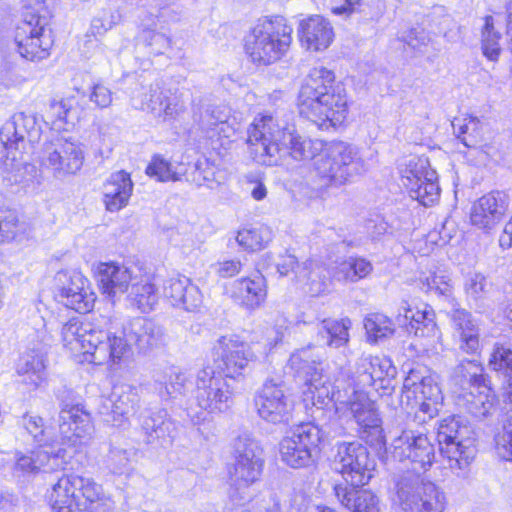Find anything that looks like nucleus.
<instances>
[{
	"instance_id": "1",
	"label": "nucleus",
	"mask_w": 512,
	"mask_h": 512,
	"mask_svg": "<svg viewBox=\"0 0 512 512\" xmlns=\"http://www.w3.org/2000/svg\"><path fill=\"white\" fill-rule=\"evenodd\" d=\"M247 144L253 160L261 165H278L287 155L295 160L312 159L321 187L342 186L365 170L356 147L345 142L324 145L304 138L268 113L255 117L247 130Z\"/></svg>"
},
{
	"instance_id": "2",
	"label": "nucleus",
	"mask_w": 512,
	"mask_h": 512,
	"mask_svg": "<svg viewBox=\"0 0 512 512\" xmlns=\"http://www.w3.org/2000/svg\"><path fill=\"white\" fill-rule=\"evenodd\" d=\"M287 366L296 377L304 381L305 400L310 399L317 411L322 412L330 403L336 409L337 404H346L357 424L360 437L372 445L383 442L382 420L374 402L362 391H353L347 400L342 399L331 375L325 371L323 362L314 354L312 345L294 351Z\"/></svg>"
},
{
	"instance_id": "3",
	"label": "nucleus",
	"mask_w": 512,
	"mask_h": 512,
	"mask_svg": "<svg viewBox=\"0 0 512 512\" xmlns=\"http://www.w3.org/2000/svg\"><path fill=\"white\" fill-rule=\"evenodd\" d=\"M299 113L321 130L341 125L348 115V98L343 83L335 82L333 71L313 67L298 94Z\"/></svg>"
},
{
	"instance_id": "4",
	"label": "nucleus",
	"mask_w": 512,
	"mask_h": 512,
	"mask_svg": "<svg viewBox=\"0 0 512 512\" xmlns=\"http://www.w3.org/2000/svg\"><path fill=\"white\" fill-rule=\"evenodd\" d=\"M65 346L75 349L79 345L86 361L95 365L116 364L127 350L125 340L111 337V329L104 330L93 322L79 317L70 319L61 329Z\"/></svg>"
},
{
	"instance_id": "5",
	"label": "nucleus",
	"mask_w": 512,
	"mask_h": 512,
	"mask_svg": "<svg viewBox=\"0 0 512 512\" xmlns=\"http://www.w3.org/2000/svg\"><path fill=\"white\" fill-rule=\"evenodd\" d=\"M292 31V27L282 16L259 19L245 37V51L254 63H274L288 51L292 42Z\"/></svg>"
},
{
	"instance_id": "6",
	"label": "nucleus",
	"mask_w": 512,
	"mask_h": 512,
	"mask_svg": "<svg viewBox=\"0 0 512 512\" xmlns=\"http://www.w3.org/2000/svg\"><path fill=\"white\" fill-rule=\"evenodd\" d=\"M234 464L229 469L228 496L234 502L250 498V487L260 480L264 460L258 442L242 433L233 442Z\"/></svg>"
},
{
	"instance_id": "7",
	"label": "nucleus",
	"mask_w": 512,
	"mask_h": 512,
	"mask_svg": "<svg viewBox=\"0 0 512 512\" xmlns=\"http://www.w3.org/2000/svg\"><path fill=\"white\" fill-rule=\"evenodd\" d=\"M393 502L402 512H444L446 495L420 472L406 471L395 479Z\"/></svg>"
},
{
	"instance_id": "8",
	"label": "nucleus",
	"mask_w": 512,
	"mask_h": 512,
	"mask_svg": "<svg viewBox=\"0 0 512 512\" xmlns=\"http://www.w3.org/2000/svg\"><path fill=\"white\" fill-rule=\"evenodd\" d=\"M437 440L451 469H465L473 460L474 431L463 417L454 415L443 419L438 426Z\"/></svg>"
},
{
	"instance_id": "9",
	"label": "nucleus",
	"mask_w": 512,
	"mask_h": 512,
	"mask_svg": "<svg viewBox=\"0 0 512 512\" xmlns=\"http://www.w3.org/2000/svg\"><path fill=\"white\" fill-rule=\"evenodd\" d=\"M84 160V150L79 141L57 134L44 144L40 164L56 179H64L76 175Z\"/></svg>"
},
{
	"instance_id": "10",
	"label": "nucleus",
	"mask_w": 512,
	"mask_h": 512,
	"mask_svg": "<svg viewBox=\"0 0 512 512\" xmlns=\"http://www.w3.org/2000/svg\"><path fill=\"white\" fill-rule=\"evenodd\" d=\"M334 455L335 470L341 473L344 480L352 487H360L369 483L376 466L366 446L359 441L337 442Z\"/></svg>"
},
{
	"instance_id": "11",
	"label": "nucleus",
	"mask_w": 512,
	"mask_h": 512,
	"mask_svg": "<svg viewBox=\"0 0 512 512\" xmlns=\"http://www.w3.org/2000/svg\"><path fill=\"white\" fill-rule=\"evenodd\" d=\"M392 457L399 462H409L412 472H425L434 462L435 447L428 435L410 424L401 428L390 446Z\"/></svg>"
},
{
	"instance_id": "12",
	"label": "nucleus",
	"mask_w": 512,
	"mask_h": 512,
	"mask_svg": "<svg viewBox=\"0 0 512 512\" xmlns=\"http://www.w3.org/2000/svg\"><path fill=\"white\" fill-rule=\"evenodd\" d=\"M323 435L321 428L312 422L298 425L279 444L281 460L291 468L308 467L314 462Z\"/></svg>"
},
{
	"instance_id": "13",
	"label": "nucleus",
	"mask_w": 512,
	"mask_h": 512,
	"mask_svg": "<svg viewBox=\"0 0 512 512\" xmlns=\"http://www.w3.org/2000/svg\"><path fill=\"white\" fill-rule=\"evenodd\" d=\"M400 172L402 184L412 199L426 207L433 205L439 199L437 174L430 168L428 158L411 156Z\"/></svg>"
},
{
	"instance_id": "14",
	"label": "nucleus",
	"mask_w": 512,
	"mask_h": 512,
	"mask_svg": "<svg viewBox=\"0 0 512 512\" xmlns=\"http://www.w3.org/2000/svg\"><path fill=\"white\" fill-rule=\"evenodd\" d=\"M234 392L227 381L207 365L198 371L195 380L197 405L208 413H224L233 405Z\"/></svg>"
},
{
	"instance_id": "15",
	"label": "nucleus",
	"mask_w": 512,
	"mask_h": 512,
	"mask_svg": "<svg viewBox=\"0 0 512 512\" xmlns=\"http://www.w3.org/2000/svg\"><path fill=\"white\" fill-rule=\"evenodd\" d=\"M254 402L260 418L269 423L287 424L292 418L293 400L281 379H267Z\"/></svg>"
},
{
	"instance_id": "16",
	"label": "nucleus",
	"mask_w": 512,
	"mask_h": 512,
	"mask_svg": "<svg viewBox=\"0 0 512 512\" xmlns=\"http://www.w3.org/2000/svg\"><path fill=\"white\" fill-rule=\"evenodd\" d=\"M214 354L220 361L218 368L225 377L236 379L243 376L250 364L257 360L252 346L237 335L220 337L214 345Z\"/></svg>"
},
{
	"instance_id": "17",
	"label": "nucleus",
	"mask_w": 512,
	"mask_h": 512,
	"mask_svg": "<svg viewBox=\"0 0 512 512\" xmlns=\"http://www.w3.org/2000/svg\"><path fill=\"white\" fill-rule=\"evenodd\" d=\"M55 280L56 297L60 303L79 313H88L93 309L96 295L90 281L81 272L60 271Z\"/></svg>"
},
{
	"instance_id": "18",
	"label": "nucleus",
	"mask_w": 512,
	"mask_h": 512,
	"mask_svg": "<svg viewBox=\"0 0 512 512\" xmlns=\"http://www.w3.org/2000/svg\"><path fill=\"white\" fill-rule=\"evenodd\" d=\"M19 54L30 61H39L49 56L53 45L51 30L47 21L38 18L33 21H23L17 26L14 37Z\"/></svg>"
},
{
	"instance_id": "19",
	"label": "nucleus",
	"mask_w": 512,
	"mask_h": 512,
	"mask_svg": "<svg viewBox=\"0 0 512 512\" xmlns=\"http://www.w3.org/2000/svg\"><path fill=\"white\" fill-rule=\"evenodd\" d=\"M111 337H120L127 344V350L116 364L128 356L132 344L136 345L140 351L146 352L159 347L165 341L164 329L154 321L142 317L133 318L120 330L111 331Z\"/></svg>"
},
{
	"instance_id": "20",
	"label": "nucleus",
	"mask_w": 512,
	"mask_h": 512,
	"mask_svg": "<svg viewBox=\"0 0 512 512\" xmlns=\"http://www.w3.org/2000/svg\"><path fill=\"white\" fill-rule=\"evenodd\" d=\"M71 457L65 447L37 448L29 454H16L13 473L16 477L35 475L40 471L53 472L63 469Z\"/></svg>"
},
{
	"instance_id": "21",
	"label": "nucleus",
	"mask_w": 512,
	"mask_h": 512,
	"mask_svg": "<svg viewBox=\"0 0 512 512\" xmlns=\"http://www.w3.org/2000/svg\"><path fill=\"white\" fill-rule=\"evenodd\" d=\"M230 298L249 311L260 308L266 301L268 286L266 278L259 271L233 281L228 290Z\"/></svg>"
},
{
	"instance_id": "22",
	"label": "nucleus",
	"mask_w": 512,
	"mask_h": 512,
	"mask_svg": "<svg viewBox=\"0 0 512 512\" xmlns=\"http://www.w3.org/2000/svg\"><path fill=\"white\" fill-rule=\"evenodd\" d=\"M137 276L131 268L116 262L100 263L96 271L101 292L113 300L128 292Z\"/></svg>"
},
{
	"instance_id": "23",
	"label": "nucleus",
	"mask_w": 512,
	"mask_h": 512,
	"mask_svg": "<svg viewBox=\"0 0 512 512\" xmlns=\"http://www.w3.org/2000/svg\"><path fill=\"white\" fill-rule=\"evenodd\" d=\"M395 367L387 358L372 355H362L355 364L352 375L353 391H362L375 386L386 377H393Z\"/></svg>"
},
{
	"instance_id": "24",
	"label": "nucleus",
	"mask_w": 512,
	"mask_h": 512,
	"mask_svg": "<svg viewBox=\"0 0 512 512\" xmlns=\"http://www.w3.org/2000/svg\"><path fill=\"white\" fill-rule=\"evenodd\" d=\"M59 428L62 445L75 448L81 445L83 438L90 433V414L80 404H63Z\"/></svg>"
},
{
	"instance_id": "25",
	"label": "nucleus",
	"mask_w": 512,
	"mask_h": 512,
	"mask_svg": "<svg viewBox=\"0 0 512 512\" xmlns=\"http://www.w3.org/2000/svg\"><path fill=\"white\" fill-rule=\"evenodd\" d=\"M508 207V197L501 191H492L479 198L472 206L471 223L486 231L498 224Z\"/></svg>"
},
{
	"instance_id": "26",
	"label": "nucleus",
	"mask_w": 512,
	"mask_h": 512,
	"mask_svg": "<svg viewBox=\"0 0 512 512\" xmlns=\"http://www.w3.org/2000/svg\"><path fill=\"white\" fill-rule=\"evenodd\" d=\"M396 322L409 334H414L416 337L434 338L439 333L433 310L428 307L414 310L407 301L401 302Z\"/></svg>"
},
{
	"instance_id": "27",
	"label": "nucleus",
	"mask_w": 512,
	"mask_h": 512,
	"mask_svg": "<svg viewBox=\"0 0 512 512\" xmlns=\"http://www.w3.org/2000/svg\"><path fill=\"white\" fill-rule=\"evenodd\" d=\"M141 109L150 111L156 117L174 119L185 107L180 97L170 89H164L159 84H152L148 92L143 94Z\"/></svg>"
},
{
	"instance_id": "28",
	"label": "nucleus",
	"mask_w": 512,
	"mask_h": 512,
	"mask_svg": "<svg viewBox=\"0 0 512 512\" xmlns=\"http://www.w3.org/2000/svg\"><path fill=\"white\" fill-rule=\"evenodd\" d=\"M5 149L3 146L0 148V169L4 180L11 185L19 184L23 187L38 183V169L34 164L24 160L25 151L14 154Z\"/></svg>"
},
{
	"instance_id": "29",
	"label": "nucleus",
	"mask_w": 512,
	"mask_h": 512,
	"mask_svg": "<svg viewBox=\"0 0 512 512\" xmlns=\"http://www.w3.org/2000/svg\"><path fill=\"white\" fill-rule=\"evenodd\" d=\"M143 441L155 444L170 438L175 424L164 408H146L138 417Z\"/></svg>"
},
{
	"instance_id": "30",
	"label": "nucleus",
	"mask_w": 512,
	"mask_h": 512,
	"mask_svg": "<svg viewBox=\"0 0 512 512\" xmlns=\"http://www.w3.org/2000/svg\"><path fill=\"white\" fill-rule=\"evenodd\" d=\"M298 33L302 45L311 51L327 49L334 38L331 23L321 15H311L303 19L299 24Z\"/></svg>"
},
{
	"instance_id": "31",
	"label": "nucleus",
	"mask_w": 512,
	"mask_h": 512,
	"mask_svg": "<svg viewBox=\"0 0 512 512\" xmlns=\"http://www.w3.org/2000/svg\"><path fill=\"white\" fill-rule=\"evenodd\" d=\"M153 381L154 389L163 401L177 400L185 396L190 384L187 374L175 366L156 370Z\"/></svg>"
},
{
	"instance_id": "32",
	"label": "nucleus",
	"mask_w": 512,
	"mask_h": 512,
	"mask_svg": "<svg viewBox=\"0 0 512 512\" xmlns=\"http://www.w3.org/2000/svg\"><path fill=\"white\" fill-rule=\"evenodd\" d=\"M133 191L130 174L121 170L112 173L103 185V197L106 209L116 212L125 207Z\"/></svg>"
},
{
	"instance_id": "33",
	"label": "nucleus",
	"mask_w": 512,
	"mask_h": 512,
	"mask_svg": "<svg viewBox=\"0 0 512 512\" xmlns=\"http://www.w3.org/2000/svg\"><path fill=\"white\" fill-rule=\"evenodd\" d=\"M106 401L110 405L113 421L116 425H122L128 419V416L135 411L140 396L137 387L123 384L115 387Z\"/></svg>"
},
{
	"instance_id": "34",
	"label": "nucleus",
	"mask_w": 512,
	"mask_h": 512,
	"mask_svg": "<svg viewBox=\"0 0 512 512\" xmlns=\"http://www.w3.org/2000/svg\"><path fill=\"white\" fill-rule=\"evenodd\" d=\"M45 367L42 350L31 349L19 358L16 372L28 389H36L45 379Z\"/></svg>"
},
{
	"instance_id": "35",
	"label": "nucleus",
	"mask_w": 512,
	"mask_h": 512,
	"mask_svg": "<svg viewBox=\"0 0 512 512\" xmlns=\"http://www.w3.org/2000/svg\"><path fill=\"white\" fill-rule=\"evenodd\" d=\"M334 491L340 503L352 512H380L379 498L369 490L336 485Z\"/></svg>"
},
{
	"instance_id": "36",
	"label": "nucleus",
	"mask_w": 512,
	"mask_h": 512,
	"mask_svg": "<svg viewBox=\"0 0 512 512\" xmlns=\"http://www.w3.org/2000/svg\"><path fill=\"white\" fill-rule=\"evenodd\" d=\"M81 483L82 476L79 475H63L59 478L50 494L52 508L57 512H72L76 507L75 492Z\"/></svg>"
},
{
	"instance_id": "37",
	"label": "nucleus",
	"mask_w": 512,
	"mask_h": 512,
	"mask_svg": "<svg viewBox=\"0 0 512 512\" xmlns=\"http://www.w3.org/2000/svg\"><path fill=\"white\" fill-rule=\"evenodd\" d=\"M451 381L462 391H472V388H486L484 368L475 359L460 361L451 373Z\"/></svg>"
},
{
	"instance_id": "38",
	"label": "nucleus",
	"mask_w": 512,
	"mask_h": 512,
	"mask_svg": "<svg viewBox=\"0 0 512 512\" xmlns=\"http://www.w3.org/2000/svg\"><path fill=\"white\" fill-rule=\"evenodd\" d=\"M77 100L74 96L61 100L52 99L42 116L44 122L61 129L65 125H74L79 118L76 108Z\"/></svg>"
},
{
	"instance_id": "39",
	"label": "nucleus",
	"mask_w": 512,
	"mask_h": 512,
	"mask_svg": "<svg viewBox=\"0 0 512 512\" xmlns=\"http://www.w3.org/2000/svg\"><path fill=\"white\" fill-rule=\"evenodd\" d=\"M350 327L348 318L323 319L319 323L317 336L321 344L338 349L348 344Z\"/></svg>"
},
{
	"instance_id": "40",
	"label": "nucleus",
	"mask_w": 512,
	"mask_h": 512,
	"mask_svg": "<svg viewBox=\"0 0 512 512\" xmlns=\"http://www.w3.org/2000/svg\"><path fill=\"white\" fill-rule=\"evenodd\" d=\"M200 128L207 132L230 137L235 129L230 123V109L225 105H209L199 118Z\"/></svg>"
},
{
	"instance_id": "41",
	"label": "nucleus",
	"mask_w": 512,
	"mask_h": 512,
	"mask_svg": "<svg viewBox=\"0 0 512 512\" xmlns=\"http://www.w3.org/2000/svg\"><path fill=\"white\" fill-rule=\"evenodd\" d=\"M78 490L82 492L87 502L85 508L79 512H115L114 501L93 479L82 477V483L78 484Z\"/></svg>"
},
{
	"instance_id": "42",
	"label": "nucleus",
	"mask_w": 512,
	"mask_h": 512,
	"mask_svg": "<svg viewBox=\"0 0 512 512\" xmlns=\"http://www.w3.org/2000/svg\"><path fill=\"white\" fill-rule=\"evenodd\" d=\"M403 388L411 392L417 400L442 401V393L431 376H420L411 370L405 378Z\"/></svg>"
},
{
	"instance_id": "43",
	"label": "nucleus",
	"mask_w": 512,
	"mask_h": 512,
	"mask_svg": "<svg viewBox=\"0 0 512 512\" xmlns=\"http://www.w3.org/2000/svg\"><path fill=\"white\" fill-rule=\"evenodd\" d=\"M127 300L132 307L143 313L152 311L158 302V293L155 285L148 279L135 280L130 286Z\"/></svg>"
},
{
	"instance_id": "44",
	"label": "nucleus",
	"mask_w": 512,
	"mask_h": 512,
	"mask_svg": "<svg viewBox=\"0 0 512 512\" xmlns=\"http://www.w3.org/2000/svg\"><path fill=\"white\" fill-rule=\"evenodd\" d=\"M485 389L487 392L480 391L475 394L473 391H469L463 394L465 410L479 420L486 419L497 411L495 395L487 387Z\"/></svg>"
},
{
	"instance_id": "45",
	"label": "nucleus",
	"mask_w": 512,
	"mask_h": 512,
	"mask_svg": "<svg viewBox=\"0 0 512 512\" xmlns=\"http://www.w3.org/2000/svg\"><path fill=\"white\" fill-rule=\"evenodd\" d=\"M452 127L457 138L468 148L477 147L483 141V127L476 117L455 118Z\"/></svg>"
},
{
	"instance_id": "46",
	"label": "nucleus",
	"mask_w": 512,
	"mask_h": 512,
	"mask_svg": "<svg viewBox=\"0 0 512 512\" xmlns=\"http://www.w3.org/2000/svg\"><path fill=\"white\" fill-rule=\"evenodd\" d=\"M373 266L363 257L350 256L341 262L335 272L339 281L355 283L371 274Z\"/></svg>"
},
{
	"instance_id": "47",
	"label": "nucleus",
	"mask_w": 512,
	"mask_h": 512,
	"mask_svg": "<svg viewBox=\"0 0 512 512\" xmlns=\"http://www.w3.org/2000/svg\"><path fill=\"white\" fill-rule=\"evenodd\" d=\"M15 126L25 128V131L28 134V143L30 145H33L40 140L42 129L35 114L25 112L14 114L10 120L4 123V132L7 134L15 133Z\"/></svg>"
},
{
	"instance_id": "48",
	"label": "nucleus",
	"mask_w": 512,
	"mask_h": 512,
	"mask_svg": "<svg viewBox=\"0 0 512 512\" xmlns=\"http://www.w3.org/2000/svg\"><path fill=\"white\" fill-rule=\"evenodd\" d=\"M364 328L368 340L377 343L380 340L390 337L394 333L392 321L381 313L369 314L364 319Z\"/></svg>"
},
{
	"instance_id": "49",
	"label": "nucleus",
	"mask_w": 512,
	"mask_h": 512,
	"mask_svg": "<svg viewBox=\"0 0 512 512\" xmlns=\"http://www.w3.org/2000/svg\"><path fill=\"white\" fill-rule=\"evenodd\" d=\"M272 239V231L269 227L243 229L238 232L236 240L240 246L247 250L255 251L262 249Z\"/></svg>"
},
{
	"instance_id": "50",
	"label": "nucleus",
	"mask_w": 512,
	"mask_h": 512,
	"mask_svg": "<svg viewBox=\"0 0 512 512\" xmlns=\"http://www.w3.org/2000/svg\"><path fill=\"white\" fill-rule=\"evenodd\" d=\"M484 27L482 29V51L490 61H497L501 53L500 39L501 34L494 29V19L487 15L484 18Z\"/></svg>"
},
{
	"instance_id": "51",
	"label": "nucleus",
	"mask_w": 512,
	"mask_h": 512,
	"mask_svg": "<svg viewBox=\"0 0 512 512\" xmlns=\"http://www.w3.org/2000/svg\"><path fill=\"white\" fill-rule=\"evenodd\" d=\"M488 366L505 377L512 374V347L510 344L496 342L493 346Z\"/></svg>"
},
{
	"instance_id": "52",
	"label": "nucleus",
	"mask_w": 512,
	"mask_h": 512,
	"mask_svg": "<svg viewBox=\"0 0 512 512\" xmlns=\"http://www.w3.org/2000/svg\"><path fill=\"white\" fill-rule=\"evenodd\" d=\"M494 447L500 458L512 461V416L505 420L501 427L495 429Z\"/></svg>"
},
{
	"instance_id": "53",
	"label": "nucleus",
	"mask_w": 512,
	"mask_h": 512,
	"mask_svg": "<svg viewBox=\"0 0 512 512\" xmlns=\"http://www.w3.org/2000/svg\"><path fill=\"white\" fill-rule=\"evenodd\" d=\"M312 262H304L300 265L293 255H286L277 263V271L280 275L286 276L290 272L295 274L299 282L314 281L312 279L313 271L311 270Z\"/></svg>"
},
{
	"instance_id": "54",
	"label": "nucleus",
	"mask_w": 512,
	"mask_h": 512,
	"mask_svg": "<svg viewBox=\"0 0 512 512\" xmlns=\"http://www.w3.org/2000/svg\"><path fill=\"white\" fill-rule=\"evenodd\" d=\"M22 425L26 431L32 436L33 440L38 443L39 448L63 447L62 445H53L49 441L47 430L44 427L43 419L39 416L24 415Z\"/></svg>"
},
{
	"instance_id": "55",
	"label": "nucleus",
	"mask_w": 512,
	"mask_h": 512,
	"mask_svg": "<svg viewBox=\"0 0 512 512\" xmlns=\"http://www.w3.org/2000/svg\"><path fill=\"white\" fill-rule=\"evenodd\" d=\"M145 172L149 177L160 182L178 180L172 164L161 155H154L152 157Z\"/></svg>"
},
{
	"instance_id": "56",
	"label": "nucleus",
	"mask_w": 512,
	"mask_h": 512,
	"mask_svg": "<svg viewBox=\"0 0 512 512\" xmlns=\"http://www.w3.org/2000/svg\"><path fill=\"white\" fill-rule=\"evenodd\" d=\"M448 315L453 337L480 326L479 321L466 309L453 308Z\"/></svg>"
},
{
	"instance_id": "57",
	"label": "nucleus",
	"mask_w": 512,
	"mask_h": 512,
	"mask_svg": "<svg viewBox=\"0 0 512 512\" xmlns=\"http://www.w3.org/2000/svg\"><path fill=\"white\" fill-rule=\"evenodd\" d=\"M480 332L481 328L478 326L472 330H469V332H463L453 337L458 350L471 356L479 355L483 347L480 340Z\"/></svg>"
},
{
	"instance_id": "58",
	"label": "nucleus",
	"mask_w": 512,
	"mask_h": 512,
	"mask_svg": "<svg viewBox=\"0 0 512 512\" xmlns=\"http://www.w3.org/2000/svg\"><path fill=\"white\" fill-rule=\"evenodd\" d=\"M465 292L476 304L484 299L489 292L490 284L481 273H470L465 281Z\"/></svg>"
},
{
	"instance_id": "59",
	"label": "nucleus",
	"mask_w": 512,
	"mask_h": 512,
	"mask_svg": "<svg viewBox=\"0 0 512 512\" xmlns=\"http://www.w3.org/2000/svg\"><path fill=\"white\" fill-rule=\"evenodd\" d=\"M138 39L151 49L150 53L153 55L163 54L171 45V40L164 34L148 29L143 30Z\"/></svg>"
},
{
	"instance_id": "60",
	"label": "nucleus",
	"mask_w": 512,
	"mask_h": 512,
	"mask_svg": "<svg viewBox=\"0 0 512 512\" xmlns=\"http://www.w3.org/2000/svg\"><path fill=\"white\" fill-rule=\"evenodd\" d=\"M131 454L127 449L112 445L106 456L107 467L115 474L124 473L129 467Z\"/></svg>"
},
{
	"instance_id": "61",
	"label": "nucleus",
	"mask_w": 512,
	"mask_h": 512,
	"mask_svg": "<svg viewBox=\"0 0 512 512\" xmlns=\"http://www.w3.org/2000/svg\"><path fill=\"white\" fill-rule=\"evenodd\" d=\"M25 77L16 65L6 62L0 64V85L6 89L14 88L24 83Z\"/></svg>"
},
{
	"instance_id": "62",
	"label": "nucleus",
	"mask_w": 512,
	"mask_h": 512,
	"mask_svg": "<svg viewBox=\"0 0 512 512\" xmlns=\"http://www.w3.org/2000/svg\"><path fill=\"white\" fill-rule=\"evenodd\" d=\"M189 283L190 279L185 276L171 278L166 281L164 285V295L170 299L173 306L183 297V292H185Z\"/></svg>"
},
{
	"instance_id": "63",
	"label": "nucleus",
	"mask_w": 512,
	"mask_h": 512,
	"mask_svg": "<svg viewBox=\"0 0 512 512\" xmlns=\"http://www.w3.org/2000/svg\"><path fill=\"white\" fill-rule=\"evenodd\" d=\"M183 294V297L177 301L175 306L181 307L186 311H195L201 306L202 294L196 285L190 282Z\"/></svg>"
},
{
	"instance_id": "64",
	"label": "nucleus",
	"mask_w": 512,
	"mask_h": 512,
	"mask_svg": "<svg viewBox=\"0 0 512 512\" xmlns=\"http://www.w3.org/2000/svg\"><path fill=\"white\" fill-rule=\"evenodd\" d=\"M89 100L99 109L108 108L113 101V92L103 83L92 86Z\"/></svg>"
}]
</instances>
